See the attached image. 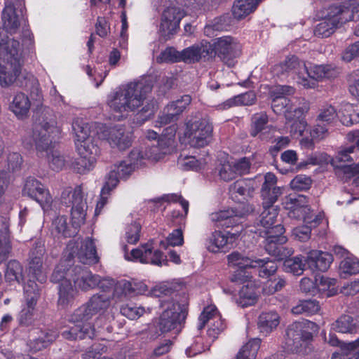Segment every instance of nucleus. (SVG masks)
Instances as JSON below:
<instances>
[{"label":"nucleus","instance_id":"1","mask_svg":"<svg viewBox=\"0 0 359 359\" xmlns=\"http://www.w3.org/2000/svg\"><path fill=\"white\" fill-rule=\"evenodd\" d=\"M273 72L278 76L294 74L298 76V83L306 88H313L317 81L337 77L339 69L333 65H314L309 69L305 62L295 55L287 57L284 61L273 67Z\"/></svg>","mask_w":359,"mask_h":359},{"label":"nucleus","instance_id":"2","mask_svg":"<svg viewBox=\"0 0 359 359\" xmlns=\"http://www.w3.org/2000/svg\"><path fill=\"white\" fill-rule=\"evenodd\" d=\"M151 90L152 85L147 81L130 82L115 92L107 104L111 111L123 116L124 113L134 111L142 105Z\"/></svg>","mask_w":359,"mask_h":359},{"label":"nucleus","instance_id":"3","mask_svg":"<svg viewBox=\"0 0 359 359\" xmlns=\"http://www.w3.org/2000/svg\"><path fill=\"white\" fill-rule=\"evenodd\" d=\"M5 63L0 71V84L7 87L21 77L22 57L20 42L10 39L0 43V65Z\"/></svg>","mask_w":359,"mask_h":359},{"label":"nucleus","instance_id":"4","mask_svg":"<svg viewBox=\"0 0 359 359\" xmlns=\"http://www.w3.org/2000/svg\"><path fill=\"white\" fill-rule=\"evenodd\" d=\"M254 212L253 205L244 203L239 208L212 212L210 218L217 228L223 229L226 232L231 242H235L243 230L245 217Z\"/></svg>","mask_w":359,"mask_h":359},{"label":"nucleus","instance_id":"5","mask_svg":"<svg viewBox=\"0 0 359 359\" xmlns=\"http://www.w3.org/2000/svg\"><path fill=\"white\" fill-rule=\"evenodd\" d=\"M317 325L311 321L294 322L286 329L285 345L288 351L299 353L304 352L313 339L309 330H316Z\"/></svg>","mask_w":359,"mask_h":359},{"label":"nucleus","instance_id":"6","mask_svg":"<svg viewBox=\"0 0 359 359\" xmlns=\"http://www.w3.org/2000/svg\"><path fill=\"white\" fill-rule=\"evenodd\" d=\"M213 126L207 116L191 118L186 123L185 137L193 147L200 148L208 145L212 140Z\"/></svg>","mask_w":359,"mask_h":359},{"label":"nucleus","instance_id":"7","mask_svg":"<svg viewBox=\"0 0 359 359\" xmlns=\"http://www.w3.org/2000/svg\"><path fill=\"white\" fill-rule=\"evenodd\" d=\"M342 9L337 4L329 6L325 16L315 27L314 35L320 38L329 37L337 28L350 21V11Z\"/></svg>","mask_w":359,"mask_h":359},{"label":"nucleus","instance_id":"8","mask_svg":"<svg viewBox=\"0 0 359 359\" xmlns=\"http://www.w3.org/2000/svg\"><path fill=\"white\" fill-rule=\"evenodd\" d=\"M61 203L67 207H72L71 215L72 223L77 229L81 224H84L87 204L83 199L81 186H77L72 191L70 187L65 189L61 194Z\"/></svg>","mask_w":359,"mask_h":359},{"label":"nucleus","instance_id":"9","mask_svg":"<svg viewBox=\"0 0 359 359\" xmlns=\"http://www.w3.org/2000/svg\"><path fill=\"white\" fill-rule=\"evenodd\" d=\"M187 316V305L174 302L170 307L165 310L160 316L156 328L161 333H166L172 330L177 333L181 331Z\"/></svg>","mask_w":359,"mask_h":359},{"label":"nucleus","instance_id":"10","mask_svg":"<svg viewBox=\"0 0 359 359\" xmlns=\"http://www.w3.org/2000/svg\"><path fill=\"white\" fill-rule=\"evenodd\" d=\"M285 208L289 210V216L297 219H303L304 223L320 224L321 218L313 215L308 205V198L302 194H290L285 200Z\"/></svg>","mask_w":359,"mask_h":359},{"label":"nucleus","instance_id":"11","mask_svg":"<svg viewBox=\"0 0 359 359\" xmlns=\"http://www.w3.org/2000/svg\"><path fill=\"white\" fill-rule=\"evenodd\" d=\"M186 13L183 9L175 5L167 6L163 11L159 25V32L165 40L170 39L180 29L181 20Z\"/></svg>","mask_w":359,"mask_h":359},{"label":"nucleus","instance_id":"12","mask_svg":"<svg viewBox=\"0 0 359 359\" xmlns=\"http://www.w3.org/2000/svg\"><path fill=\"white\" fill-rule=\"evenodd\" d=\"M211 46L212 53L214 52L228 66H231L233 60L241 54L240 44L230 36L217 38Z\"/></svg>","mask_w":359,"mask_h":359},{"label":"nucleus","instance_id":"13","mask_svg":"<svg viewBox=\"0 0 359 359\" xmlns=\"http://www.w3.org/2000/svg\"><path fill=\"white\" fill-rule=\"evenodd\" d=\"M133 170L134 167L131 163H127L126 161H121L118 165H114V168L109 172L105 184L102 189L101 199L97 204L96 211L105 205L107 198L104 196L109 194V191L116 187L119 179H126Z\"/></svg>","mask_w":359,"mask_h":359},{"label":"nucleus","instance_id":"14","mask_svg":"<svg viewBox=\"0 0 359 359\" xmlns=\"http://www.w3.org/2000/svg\"><path fill=\"white\" fill-rule=\"evenodd\" d=\"M22 195L35 200L43 210L47 211L50 209L53 198L49 191L34 177H29L26 180L22 189Z\"/></svg>","mask_w":359,"mask_h":359},{"label":"nucleus","instance_id":"15","mask_svg":"<svg viewBox=\"0 0 359 359\" xmlns=\"http://www.w3.org/2000/svg\"><path fill=\"white\" fill-rule=\"evenodd\" d=\"M32 130H48L51 134L60 135L61 129L57 126L56 116L53 109L41 106L34 111Z\"/></svg>","mask_w":359,"mask_h":359},{"label":"nucleus","instance_id":"16","mask_svg":"<svg viewBox=\"0 0 359 359\" xmlns=\"http://www.w3.org/2000/svg\"><path fill=\"white\" fill-rule=\"evenodd\" d=\"M355 146L351 145L339 150L332 161V165L338 172H343L346 177L351 178L359 174V163H353V154Z\"/></svg>","mask_w":359,"mask_h":359},{"label":"nucleus","instance_id":"17","mask_svg":"<svg viewBox=\"0 0 359 359\" xmlns=\"http://www.w3.org/2000/svg\"><path fill=\"white\" fill-rule=\"evenodd\" d=\"M277 177L272 172H267L261 188L262 207L276 206L274 203L283 194V189L276 185Z\"/></svg>","mask_w":359,"mask_h":359},{"label":"nucleus","instance_id":"18","mask_svg":"<svg viewBox=\"0 0 359 359\" xmlns=\"http://www.w3.org/2000/svg\"><path fill=\"white\" fill-rule=\"evenodd\" d=\"M57 336V332L55 330L33 328L29 331L27 345L31 351L37 352L50 346Z\"/></svg>","mask_w":359,"mask_h":359},{"label":"nucleus","instance_id":"19","mask_svg":"<svg viewBox=\"0 0 359 359\" xmlns=\"http://www.w3.org/2000/svg\"><path fill=\"white\" fill-rule=\"evenodd\" d=\"M22 4L21 0H18L16 5L11 2H6L2 11L1 18L4 27L10 34L17 32L20 26L19 13L22 14Z\"/></svg>","mask_w":359,"mask_h":359},{"label":"nucleus","instance_id":"20","mask_svg":"<svg viewBox=\"0 0 359 359\" xmlns=\"http://www.w3.org/2000/svg\"><path fill=\"white\" fill-rule=\"evenodd\" d=\"M131 256L134 259H138L143 264H151L161 266L168 265L167 256L159 250H152L148 244L142 246L141 249H133L131 251Z\"/></svg>","mask_w":359,"mask_h":359},{"label":"nucleus","instance_id":"21","mask_svg":"<svg viewBox=\"0 0 359 359\" xmlns=\"http://www.w3.org/2000/svg\"><path fill=\"white\" fill-rule=\"evenodd\" d=\"M191 102V96L184 95L180 99L168 104L164 109L163 114L158 118L160 124L167 125L176 121Z\"/></svg>","mask_w":359,"mask_h":359},{"label":"nucleus","instance_id":"22","mask_svg":"<svg viewBox=\"0 0 359 359\" xmlns=\"http://www.w3.org/2000/svg\"><path fill=\"white\" fill-rule=\"evenodd\" d=\"M287 241V237H280L278 239L265 238L263 246L268 255L273 257L277 261H283L294 253L292 248L284 245Z\"/></svg>","mask_w":359,"mask_h":359},{"label":"nucleus","instance_id":"23","mask_svg":"<svg viewBox=\"0 0 359 359\" xmlns=\"http://www.w3.org/2000/svg\"><path fill=\"white\" fill-rule=\"evenodd\" d=\"M305 262L311 270L325 272L333 262V255L327 252L312 250L309 252Z\"/></svg>","mask_w":359,"mask_h":359},{"label":"nucleus","instance_id":"24","mask_svg":"<svg viewBox=\"0 0 359 359\" xmlns=\"http://www.w3.org/2000/svg\"><path fill=\"white\" fill-rule=\"evenodd\" d=\"M75 278H73L74 284L83 291L94 289L100 283V276L93 274L91 271L82 269L81 266L74 267Z\"/></svg>","mask_w":359,"mask_h":359},{"label":"nucleus","instance_id":"25","mask_svg":"<svg viewBox=\"0 0 359 359\" xmlns=\"http://www.w3.org/2000/svg\"><path fill=\"white\" fill-rule=\"evenodd\" d=\"M107 141L111 147L125 150L131 146V137L122 125H116L109 129Z\"/></svg>","mask_w":359,"mask_h":359},{"label":"nucleus","instance_id":"26","mask_svg":"<svg viewBox=\"0 0 359 359\" xmlns=\"http://www.w3.org/2000/svg\"><path fill=\"white\" fill-rule=\"evenodd\" d=\"M32 140L37 151L43 152L54 148L60 135L51 134L49 130H32Z\"/></svg>","mask_w":359,"mask_h":359},{"label":"nucleus","instance_id":"27","mask_svg":"<svg viewBox=\"0 0 359 359\" xmlns=\"http://www.w3.org/2000/svg\"><path fill=\"white\" fill-rule=\"evenodd\" d=\"M62 337L69 341L92 339L95 337V330L90 324L74 325L67 327L61 332Z\"/></svg>","mask_w":359,"mask_h":359},{"label":"nucleus","instance_id":"28","mask_svg":"<svg viewBox=\"0 0 359 359\" xmlns=\"http://www.w3.org/2000/svg\"><path fill=\"white\" fill-rule=\"evenodd\" d=\"M58 299L57 304L61 309H67L72 306L74 299L78 295V290L70 280H65L60 283L57 287Z\"/></svg>","mask_w":359,"mask_h":359},{"label":"nucleus","instance_id":"29","mask_svg":"<svg viewBox=\"0 0 359 359\" xmlns=\"http://www.w3.org/2000/svg\"><path fill=\"white\" fill-rule=\"evenodd\" d=\"M212 55V46L210 43L201 45H194L181 51V61L186 63L199 62L203 57Z\"/></svg>","mask_w":359,"mask_h":359},{"label":"nucleus","instance_id":"30","mask_svg":"<svg viewBox=\"0 0 359 359\" xmlns=\"http://www.w3.org/2000/svg\"><path fill=\"white\" fill-rule=\"evenodd\" d=\"M332 330L343 334H355L359 331V318L348 314L341 315L331 325Z\"/></svg>","mask_w":359,"mask_h":359},{"label":"nucleus","instance_id":"31","mask_svg":"<svg viewBox=\"0 0 359 359\" xmlns=\"http://www.w3.org/2000/svg\"><path fill=\"white\" fill-rule=\"evenodd\" d=\"M233 243L231 242L228 234H224L220 231H215L207 238L205 245L208 251L217 252L220 250L226 251Z\"/></svg>","mask_w":359,"mask_h":359},{"label":"nucleus","instance_id":"32","mask_svg":"<svg viewBox=\"0 0 359 359\" xmlns=\"http://www.w3.org/2000/svg\"><path fill=\"white\" fill-rule=\"evenodd\" d=\"M74 257H77L80 262L84 264H93L98 262L95 245L90 238L86 239L77 252L73 251Z\"/></svg>","mask_w":359,"mask_h":359},{"label":"nucleus","instance_id":"33","mask_svg":"<svg viewBox=\"0 0 359 359\" xmlns=\"http://www.w3.org/2000/svg\"><path fill=\"white\" fill-rule=\"evenodd\" d=\"M73 258V252H69L65 258L61 259L51 275L50 280L53 283L60 285L65 280H70L67 277L72 276V273L74 272V268L71 269Z\"/></svg>","mask_w":359,"mask_h":359},{"label":"nucleus","instance_id":"34","mask_svg":"<svg viewBox=\"0 0 359 359\" xmlns=\"http://www.w3.org/2000/svg\"><path fill=\"white\" fill-rule=\"evenodd\" d=\"M250 269H256L260 278H267L276 272L278 265L275 261L269 257L261 259L253 257Z\"/></svg>","mask_w":359,"mask_h":359},{"label":"nucleus","instance_id":"35","mask_svg":"<svg viewBox=\"0 0 359 359\" xmlns=\"http://www.w3.org/2000/svg\"><path fill=\"white\" fill-rule=\"evenodd\" d=\"M11 251L9 225L6 219L3 218L0 224V264L9 257Z\"/></svg>","mask_w":359,"mask_h":359},{"label":"nucleus","instance_id":"36","mask_svg":"<svg viewBox=\"0 0 359 359\" xmlns=\"http://www.w3.org/2000/svg\"><path fill=\"white\" fill-rule=\"evenodd\" d=\"M31 102L29 97L23 93H18L13 97L9 109L20 119L27 117Z\"/></svg>","mask_w":359,"mask_h":359},{"label":"nucleus","instance_id":"37","mask_svg":"<svg viewBox=\"0 0 359 359\" xmlns=\"http://www.w3.org/2000/svg\"><path fill=\"white\" fill-rule=\"evenodd\" d=\"M262 0H236L232 7L234 18L241 20L253 12Z\"/></svg>","mask_w":359,"mask_h":359},{"label":"nucleus","instance_id":"38","mask_svg":"<svg viewBox=\"0 0 359 359\" xmlns=\"http://www.w3.org/2000/svg\"><path fill=\"white\" fill-rule=\"evenodd\" d=\"M280 323V317L277 312H263L258 318V327L262 333L266 334L275 330Z\"/></svg>","mask_w":359,"mask_h":359},{"label":"nucleus","instance_id":"39","mask_svg":"<svg viewBox=\"0 0 359 359\" xmlns=\"http://www.w3.org/2000/svg\"><path fill=\"white\" fill-rule=\"evenodd\" d=\"M4 277L6 281L11 284L13 283H22L25 278L22 265L15 259L9 261L6 264Z\"/></svg>","mask_w":359,"mask_h":359},{"label":"nucleus","instance_id":"40","mask_svg":"<svg viewBox=\"0 0 359 359\" xmlns=\"http://www.w3.org/2000/svg\"><path fill=\"white\" fill-rule=\"evenodd\" d=\"M76 149L79 156H87L89 158L96 161L97 156L100 154V149L94 142L92 137L83 140L75 142Z\"/></svg>","mask_w":359,"mask_h":359},{"label":"nucleus","instance_id":"41","mask_svg":"<svg viewBox=\"0 0 359 359\" xmlns=\"http://www.w3.org/2000/svg\"><path fill=\"white\" fill-rule=\"evenodd\" d=\"M111 295L97 293L93 294L86 302L93 315L106 310L111 304Z\"/></svg>","mask_w":359,"mask_h":359},{"label":"nucleus","instance_id":"42","mask_svg":"<svg viewBox=\"0 0 359 359\" xmlns=\"http://www.w3.org/2000/svg\"><path fill=\"white\" fill-rule=\"evenodd\" d=\"M306 257L302 255L284 259L283 266L286 272L291 273L295 276H300L305 270L306 262Z\"/></svg>","mask_w":359,"mask_h":359},{"label":"nucleus","instance_id":"43","mask_svg":"<svg viewBox=\"0 0 359 359\" xmlns=\"http://www.w3.org/2000/svg\"><path fill=\"white\" fill-rule=\"evenodd\" d=\"M53 225L57 233L61 234L64 238H71L78 233L77 227L72 224L69 226L67 224L66 216H57L53 221Z\"/></svg>","mask_w":359,"mask_h":359},{"label":"nucleus","instance_id":"44","mask_svg":"<svg viewBox=\"0 0 359 359\" xmlns=\"http://www.w3.org/2000/svg\"><path fill=\"white\" fill-rule=\"evenodd\" d=\"M229 192L232 197L237 194L241 196H250L254 191L252 181L248 179H241L236 180L235 182L229 186Z\"/></svg>","mask_w":359,"mask_h":359},{"label":"nucleus","instance_id":"45","mask_svg":"<svg viewBox=\"0 0 359 359\" xmlns=\"http://www.w3.org/2000/svg\"><path fill=\"white\" fill-rule=\"evenodd\" d=\"M258 299L255 288L252 285H243L239 291L237 304L241 307H248L255 304Z\"/></svg>","mask_w":359,"mask_h":359},{"label":"nucleus","instance_id":"46","mask_svg":"<svg viewBox=\"0 0 359 359\" xmlns=\"http://www.w3.org/2000/svg\"><path fill=\"white\" fill-rule=\"evenodd\" d=\"M276 144L271 147L269 149V154L273 158L271 164L276 167L281 173H285L287 170L286 168H280V164L276 159L279 151L286 147L290 142L288 137H279L275 140Z\"/></svg>","mask_w":359,"mask_h":359},{"label":"nucleus","instance_id":"47","mask_svg":"<svg viewBox=\"0 0 359 359\" xmlns=\"http://www.w3.org/2000/svg\"><path fill=\"white\" fill-rule=\"evenodd\" d=\"M319 302L316 299L301 300L292 309V313L295 315L315 314L320 311Z\"/></svg>","mask_w":359,"mask_h":359},{"label":"nucleus","instance_id":"48","mask_svg":"<svg viewBox=\"0 0 359 359\" xmlns=\"http://www.w3.org/2000/svg\"><path fill=\"white\" fill-rule=\"evenodd\" d=\"M263 210L259 215V224L263 228H269L276 222L278 215V206L262 207Z\"/></svg>","mask_w":359,"mask_h":359},{"label":"nucleus","instance_id":"49","mask_svg":"<svg viewBox=\"0 0 359 359\" xmlns=\"http://www.w3.org/2000/svg\"><path fill=\"white\" fill-rule=\"evenodd\" d=\"M268 121V116L265 112L255 114L251 118L250 135L256 137L265 129Z\"/></svg>","mask_w":359,"mask_h":359},{"label":"nucleus","instance_id":"50","mask_svg":"<svg viewBox=\"0 0 359 359\" xmlns=\"http://www.w3.org/2000/svg\"><path fill=\"white\" fill-rule=\"evenodd\" d=\"M261 340L254 338L249 340L240 350L237 355L245 359H255L260 348Z\"/></svg>","mask_w":359,"mask_h":359},{"label":"nucleus","instance_id":"51","mask_svg":"<svg viewBox=\"0 0 359 359\" xmlns=\"http://www.w3.org/2000/svg\"><path fill=\"white\" fill-rule=\"evenodd\" d=\"M35 259V261L30 260L29 262V276L42 283L46 280V276L43 269V261L38 258Z\"/></svg>","mask_w":359,"mask_h":359},{"label":"nucleus","instance_id":"52","mask_svg":"<svg viewBox=\"0 0 359 359\" xmlns=\"http://www.w3.org/2000/svg\"><path fill=\"white\" fill-rule=\"evenodd\" d=\"M256 101V95L253 91H248L234 96L226 101V104L230 107L238 105H252Z\"/></svg>","mask_w":359,"mask_h":359},{"label":"nucleus","instance_id":"53","mask_svg":"<svg viewBox=\"0 0 359 359\" xmlns=\"http://www.w3.org/2000/svg\"><path fill=\"white\" fill-rule=\"evenodd\" d=\"M93 313L87 304H84L75 309L69 316V320L72 323H82L92 318Z\"/></svg>","mask_w":359,"mask_h":359},{"label":"nucleus","instance_id":"54","mask_svg":"<svg viewBox=\"0 0 359 359\" xmlns=\"http://www.w3.org/2000/svg\"><path fill=\"white\" fill-rule=\"evenodd\" d=\"M252 259L253 257H245L238 252H233L227 256V259L230 265L238 266L241 269L250 268Z\"/></svg>","mask_w":359,"mask_h":359},{"label":"nucleus","instance_id":"55","mask_svg":"<svg viewBox=\"0 0 359 359\" xmlns=\"http://www.w3.org/2000/svg\"><path fill=\"white\" fill-rule=\"evenodd\" d=\"M316 226L313 223H306V224L296 226L292 230V236L299 241L306 242L311 238L312 228Z\"/></svg>","mask_w":359,"mask_h":359},{"label":"nucleus","instance_id":"56","mask_svg":"<svg viewBox=\"0 0 359 359\" xmlns=\"http://www.w3.org/2000/svg\"><path fill=\"white\" fill-rule=\"evenodd\" d=\"M341 273L353 275L359 273V259L354 257H346L340 263Z\"/></svg>","mask_w":359,"mask_h":359},{"label":"nucleus","instance_id":"57","mask_svg":"<svg viewBox=\"0 0 359 359\" xmlns=\"http://www.w3.org/2000/svg\"><path fill=\"white\" fill-rule=\"evenodd\" d=\"M181 52L174 47H168L157 57L158 62H181Z\"/></svg>","mask_w":359,"mask_h":359},{"label":"nucleus","instance_id":"58","mask_svg":"<svg viewBox=\"0 0 359 359\" xmlns=\"http://www.w3.org/2000/svg\"><path fill=\"white\" fill-rule=\"evenodd\" d=\"M96 161L89 158L87 156H79L73 163V169L78 173L84 174L90 170L95 163Z\"/></svg>","mask_w":359,"mask_h":359},{"label":"nucleus","instance_id":"59","mask_svg":"<svg viewBox=\"0 0 359 359\" xmlns=\"http://www.w3.org/2000/svg\"><path fill=\"white\" fill-rule=\"evenodd\" d=\"M309 109V104L306 102L302 107H297L293 103H291L288 110L286 111L285 117L288 121L302 120L301 118Z\"/></svg>","mask_w":359,"mask_h":359},{"label":"nucleus","instance_id":"60","mask_svg":"<svg viewBox=\"0 0 359 359\" xmlns=\"http://www.w3.org/2000/svg\"><path fill=\"white\" fill-rule=\"evenodd\" d=\"M72 130L76 137V142L91 137L89 133V128L88 126L83 122L82 119L76 118L73 121Z\"/></svg>","mask_w":359,"mask_h":359},{"label":"nucleus","instance_id":"61","mask_svg":"<svg viewBox=\"0 0 359 359\" xmlns=\"http://www.w3.org/2000/svg\"><path fill=\"white\" fill-rule=\"evenodd\" d=\"M337 111L334 107L331 105L325 106L320 109L316 121L317 122L329 125L337 118Z\"/></svg>","mask_w":359,"mask_h":359},{"label":"nucleus","instance_id":"62","mask_svg":"<svg viewBox=\"0 0 359 359\" xmlns=\"http://www.w3.org/2000/svg\"><path fill=\"white\" fill-rule=\"evenodd\" d=\"M233 21L229 13H225L219 17L215 18L212 25L206 27V29L212 28L213 30L222 31L230 27Z\"/></svg>","mask_w":359,"mask_h":359},{"label":"nucleus","instance_id":"63","mask_svg":"<svg viewBox=\"0 0 359 359\" xmlns=\"http://www.w3.org/2000/svg\"><path fill=\"white\" fill-rule=\"evenodd\" d=\"M144 311L143 307L136 306L133 304H128L121 307V314L130 320L139 318L144 314Z\"/></svg>","mask_w":359,"mask_h":359},{"label":"nucleus","instance_id":"64","mask_svg":"<svg viewBox=\"0 0 359 359\" xmlns=\"http://www.w3.org/2000/svg\"><path fill=\"white\" fill-rule=\"evenodd\" d=\"M286 284V281L281 277L274 278L273 280H269L263 287V292L266 294H272L276 292L280 291Z\"/></svg>","mask_w":359,"mask_h":359}]
</instances>
